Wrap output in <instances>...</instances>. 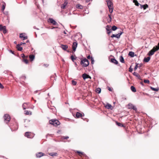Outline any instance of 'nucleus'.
Segmentation results:
<instances>
[{
	"mask_svg": "<svg viewBox=\"0 0 159 159\" xmlns=\"http://www.w3.org/2000/svg\"><path fill=\"white\" fill-rule=\"evenodd\" d=\"M82 77L84 80H85L86 79L89 78H90V79H91V77L90 76H89V75H87L85 73H84L82 75Z\"/></svg>",
	"mask_w": 159,
	"mask_h": 159,
	"instance_id": "4468645a",
	"label": "nucleus"
},
{
	"mask_svg": "<svg viewBox=\"0 0 159 159\" xmlns=\"http://www.w3.org/2000/svg\"><path fill=\"white\" fill-rule=\"evenodd\" d=\"M23 61L26 64H27L28 63V61L27 59H23Z\"/></svg>",
	"mask_w": 159,
	"mask_h": 159,
	"instance_id": "09e8293b",
	"label": "nucleus"
},
{
	"mask_svg": "<svg viewBox=\"0 0 159 159\" xmlns=\"http://www.w3.org/2000/svg\"><path fill=\"white\" fill-rule=\"evenodd\" d=\"M91 64H93L94 62V60L93 58L92 57H91Z\"/></svg>",
	"mask_w": 159,
	"mask_h": 159,
	"instance_id": "3c124183",
	"label": "nucleus"
},
{
	"mask_svg": "<svg viewBox=\"0 0 159 159\" xmlns=\"http://www.w3.org/2000/svg\"><path fill=\"white\" fill-rule=\"evenodd\" d=\"M107 5L109 9V11L111 13L113 11V5L112 2L111 1H107Z\"/></svg>",
	"mask_w": 159,
	"mask_h": 159,
	"instance_id": "f257e3e1",
	"label": "nucleus"
},
{
	"mask_svg": "<svg viewBox=\"0 0 159 159\" xmlns=\"http://www.w3.org/2000/svg\"><path fill=\"white\" fill-rule=\"evenodd\" d=\"M132 109H133L136 112H137V108L134 105H133V107H132Z\"/></svg>",
	"mask_w": 159,
	"mask_h": 159,
	"instance_id": "a18cd8bd",
	"label": "nucleus"
},
{
	"mask_svg": "<svg viewBox=\"0 0 159 159\" xmlns=\"http://www.w3.org/2000/svg\"><path fill=\"white\" fill-rule=\"evenodd\" d=\"M87 57L89 59L90 58H91V57L90 55H89Z\"/></svg>",
	"mask_w": 159,
	"mask_h": 159,
	"instance_id": "0e129e2a",
	"label": "nucleus"
},
{
	"mask_svg": "<svg viewBox=\"0 0 159 159\" xmlns=\"http://www.w3.org/2000/svg\"><path fill=\"white\" fill-rule=\"evenodd\" d=\"M43 65H44L46 67H48V64H44Z\"/></svg>",
	"mask_w": 159,
	"mask_h": 159,
	"instance_id": "680f3d73",
	"label": "nucleus"
},
{
	"mask_svg": "<svg viewBox=\"0 0 159 159\" xmlns=\"http://www.w3.org/2000/svg\"><path fill=\"white\" fill-rule=\"evenodd\" d=\"M133 75L135 76L136 77H137L139 79H141V76H140L137 73L134 72L133 73Z\"/></svg>",
	"mask_w": 159,
	"mask_h": 159,
	"instance_id": "412c9836",
	"label": "nucleus"
},
{
	"mask_svg": "<svg viewBox=\"0 0 159 159\" xmlns=\"http://www.w3.org/2000/svg\"><path fill=\"white\" fill-rule=\"evenodd\" d=\"M106 30L107 31V33L108 34H109L110 33H111V30L110 29V26L108 25H107L106 27Z\"/></svg>",
	"mask_w": 159,
	"mask_h": 159,
	"instance_id": "6ab92c4d",
	"label": "nucleus"
},
{
	"mask_svg": "<svg viewBox=\"0 0 159 159\" xmlns=\"http://www.w3.org/2000/svg\"><path fill=\"white\" fill-rule=\"evenodd\" d=\"M0 31H2L4 34L7 33L6 27L5 26H2V25H0Z\"/></svg>",
	"mask_w": 159,
	"mask_h": 159,
	"instance_id": "423d86ee",
	"label": "nucleus"
},
{
	"mask_svg": "<svg viewBox=\"0 0 159 159\" xmlns=\"http://www.w3.org/2000/svg\"><path fill=\"white\" fill-rule=\"evenodd\" d=\"M10 52H11V53L12 54H14V52H13V51H12V50H10Z\"/></svg>",
	"mask_w": 159,
	"mask_h": 159,
	"instance_id": "338daca9",
	"label": "nucleus"
},
{
	"mask_svg": "<svg viewBox=\"0 0 159 159\" xmlns=\"http://www.w3.org/2000/svg\"><path fill=\"white\" fill-rule=\"evenodd\" d=\"M101 89L100 88H98L96 89V92L98 93H101Z\"/></svg>",
	"mask_w": 159,
	"mask_h": 159,
	"instance_id": "ea45409f",
	"label": "nucleus"
},
{
	"mask_svg": "<svg viewBox=\"0 0 159 159\" xmlns=\"http://www.w3.org/2000/svg\"><path fill=\"white\" fill-rule=\"evenodd\" d=\"M49 123L50 124L55 126L60 125V122L58 120L56 119H52L50 120L49 121Z\"/></svg>",
	"mask_w": 159,
	"mask_h": 159,
	"instance_id": "f03ea898",
	"label": "nucleus"
},
{
	"mask_svg": "<svg viewBox=\"0 0 159 159\" xmlns=\"http://www.w3.org/2000/svg\"><path fill=\"white\" fill-rule=\"evenodd\" d=\"M110 61L115 64L116 65L118 64V61L115 58H111Z\"/></svg>",
	"mask_w": 159,
	"mask_h": 159,
	"instance_id": "f3484780",
	"label": "nucleus"
},
{
	"mask_svg": "<svg viewBox=\"0 0 159 159\" xmlns=\"http://www.w3.org/2000/svg\"><path fill=\"white\" fill-rule=\"evenodd\" d=\"M24 112L25 114L26 115H32V112L30 111L25 110Z\"/></svg>",
	"mask_w": 159,
	"mask_h": 159,
	"instance_id": "b1692460",
	"label": "nucleus"
},
{
	"mask_svg": "<svg viewBox=\"0 0 159 159\" xmlns=\"http://www.w3.org/2000/svg\"><path fill=\"white\" fill-rule=\"evenodd\" d=\"M16 48L17 50L19 51H21L23 50V48L22 47L20 46L19 44H17L16 45Z\"/></svg>",
	"mask_w": 159,
	"mask_h": 159,
	"instance_id": "c85d7f7f",
	"label": "nucleus"
},
{
	"mask_svg": "<svg viewBox=\"0 0 159 159\" xmlns=\"http://www.w3.org/2000/svg\"><path fill=\"white\" fill-rule=\"evenodd\" d=\"M67 4V2H65L63 4H62L61 5V8H62V9H64Z\"/></svg>",
	"mask_w": 159,
	"mask_h": 159,
	"instance_id": "7c9ffc66",
	"label": "nucleus"
},
{
	"mask_svg": "<svg viewBox=\"0 0 159 159\" xmlns=\"http://www.w3.org/2000/svg\"><path fill=\"white\" fill-rule=\"evenodd\" d=\"M144 82L145 83L149 84L150 83L149 80H144Z\"/></svg>",
	"mask_w": 159,
	"mask_h": 159,
	"instance_id": "de8ad7c7",
	"label": "nucleus"
},
{
	"mask_svg": "<svg viewBox=\"0 0 159 159\" xmlns=\"http://www.w3.org/2000/svg\"><path fill=\"white\" fill-rule=\"evenodd\" d=\"M129 55L131 57H133L134 56V53L133 52H129Z\"/></svg>",
	"mask_w": 159,
	"mask_h": 159,
	"instance_id": "72a5a7b5",
	"label": "nucleus"
},
{
	"mask_svg": "<svg viewBox=\"0 0 159 159\" xmlns=\"http://www.w3.org/2000/svg\"><path fill=\"white\" fill-rule=\"evenodd\" d=\"M120 61L122 63H124L125 61L124 60V58L122 56H121L120 57Z\"/></svg>",
	"mask_w": 159,
	"mask_h": 159,
	"instance_id": "473e14b6",
	"label": "nucleus"
},
{
	"mask_svg": "<svg viewBox=\"0 0 159 159\" xmlns=\"http://www.w3.org/2000/svg\"><path fill=\"white\" fill-rule=\"evenodd\" d=\"M10 126V128L12 131L16 130L18 128V125L16 123H15L14 125H11Z\"/></svg>",
	"mask_w": 159,
	"mask_h": 159,
	"instance_id": "6e6552de",
	"label": "nucleus"
},
{
	"mask_svg": "<svg viewBox=\"0 0 159 159\" xmlns=\"http://www.w3.org/2000/svg\"><path fill=\"white\" fill-rule=\"evenodd\" d=\"M36 156L37 157H40V152H38L36 154Z\"/></svg>",
	"mask_w": 159,
	"mask_h": 159,
	"instance_id": "603ef678",
	"label": "nucleus"
},
{
	"mask_svg": "<svg viewBox=\"0 0 159 159\" xmlns=\"http://www.w3.org/2000/svg\"><path fill=\"white\" fill-rule=\"evenodd\" d=\"M34 134L31 132H27L25 134V136L28 138H32L34 136Z\"/></svg>",
	"mask_w": 159,
	"mask_h": 159,
	"instance_id": "20e7f679",
	"label": "nucleus"
},
{
	"mask_svg": "<svg viewBox=\"0 0 159 159\" xmlns=\"http://www.w3.org/2000/svg\"><path fill=\"white\" fill-rule=\"evenodd\" d=\"M6 6V3L4 2H2V11H3Z\"/></svg>",
	"mask_w": 159,
	"mask_h": 159,
	"instance_id": "aec40b11",
	"label": "nucleus"
},
{
	"mask_svg": "<svg viewBox=\"0 0 159 159\" xmlns=\"http://www.w3.org/2000/svg\"><path fill=\"white\" fill-rule=\"evenodd\" d=\"M56 74L52 75L50 77V80L51 82H53L54 81H56Z\"/></svg>",
	"mask_w": 159,
	"mask_h": 159,
	"instance_id": "9b49d317",
	"label": "nucleus"
},
{
	"mask_svg": "<svg viewBox=\"0 0 159 159\" xmlns=\"http://www.w3.org/2000/svg\"><path fill=\"white\" fill-rule=\"evenodd\" d=\"M70 58L73 61H74V60L76 59L75 58L73 55H71L70 57Z\"/></svg>",
	"mask_w": 159,
	"mask_h": 159,
	"instance_id": "8fccbe9b",
	"label": "nucleus"
},
{
	"mask_svg": "<svg viewBox=\"0 0 159 159\" xmlns=\"http://www.w3.org/2000/svg\"><path fill=\"white\" fill-rule=\"evenodd\" d=\"M48 21L50 23L54 25H56L57 24V22L52 18H50L48 20Z\"/></svg>",
	"mask_w": 159,
	"mask_h": 159,
	"instance_id": "f8f14e48",
	"label": "nucleus"
},
{
	"mask_svg": "<svg viewBox=\"0 0 159 159\" xmlns=\"http://www.w3.org/2000/svg\"><path fill=\"white\" fill-rule=\"evenodd\" d=\"M75 152L79 154H81L84 157H86L87 156L86 155V154H85L84 152H81L79 151H76Z\"/></svg>",
	"mask_w": 159,
	"mask_h": 159,
	"instance_id": "bb28decb",
	"label": "nucleus"
},
{
	"mask_svg": "<svg viewBox=\"0 0 159 159\" xmlns=\"http://www.w3.org/2000/svg\"><path fill=\"white\" fill-rule=\"evenodd\" d=\"M69 138V137L67 136H62L61 137V139L62 140H63V139H68Z\"/></svg>",
	"mask_w": 159,
	"mask_h": 159,
	"instance_id": "4c0bfd02",
	"label": "nucleus"
},
{
	"mask_svg": "<svg viewBox=\"0 0 159 159\" xmlns=\"http://www.w3.org/2000/svg\"><path fill=\"white\" fill-rule=\"evenodd\" d=\"M111 107V105L109 103L107 104L106 106V108L108 109H110Z\"/></svg>",
	"mask_w": 159,
	"mask_h": 159,
	"instance_id": "58836bf2",
	"label": "nucleus"
},
{
	"mask_svg": "<svg viewBox=\"0 0 159 159\" xmlns=\"http://www.w3.org/2000/svg\"><path fill=\"white\" fill-rule=\"evenodd\" d=\"M151 89H152V90L156 91H157L159 89L158 88H153L152 87H151L150 88Z\"/></svg>",
	"mask_w": 159,
	"mask_h": 159,
	"instance_id": "79ce46f5",
	"label": "nucleus"
},
{
	"mask_svg": "<svg viewBox=\"0 0 159 159\" xmlns=\"http://www.w3.org/2000/svg\"><path fill=\"white\" fill-rule=\"evenodd\" d=\"M35 4H36V5L37 6V7L38 8H39V5L38 4H37V2H35Z\"/></svg>",
	"mask_w": 159,
	"mask_h": 159,
	"instance_id": "13d9d810",
	"label": "nucleus"
},
{
	"mask_svg": "<svg viewBox=\"0 0 159 159\" xmlns=\"http://www.w3.org/2000/svg\"><path fill=\"white\" fill-rule=\"evenodd\" d=\"M84 116V114L83 113H80L79 112H77L76 114V117L77 118H79Z\"/></svg>",
	"mask_w": 159,
	"mask_h": 159,
	"instance_id": "ddd939ff",
	"label": "nucleus"
},
{
	"mask_svg": "<svg viewBox=\"0 0 159 159\" xmlns=\"http://www.w3.org/2000/svg\"><path fill=\"white\" fill-rule=\"evenodd\" d=\"M122 31H120V32L116 34H113L111 36V38L116 37L117 38H119L120 37V35L123 33Z\"/></svg>",
	"mask_w": 159,
	"mask_h": 159,
	"instance_id": "1a4fd4ad",
	"label": "nucleus"
},
{
	"mask_svg": "<svg viewBox=\"0 0 159 159\" xmlns=\"http://www.w3.org/2000/svg\"><path fill=\"white\" fill-rule=\"evenodd\" d=\"M29 57L30 60L31 61H32L34 59L35 56L33 54H31L29 55Z\"/></svg>",
	"mask_w": 159,
	"mask_h": 159,
	"instance_id": "a211bd4d",
	"label": "nucleus"
},
{
	"mask_svg": "<svg viewBox=\"0 0 159 159\" xmlns=\"http://www.w3.org/2000/svg\"><path fill=\"white\" fill-rule=\"evenodd\" d=\"M153 51H155V52L158 50H159V47L158 46V45L157 46H156L155 47H153V48L152 49Z\"/></svg>",
	"mask_w": 159,
	"mask_h": 159,
	"instance_id": "cd10ccee",
	"label": "nucleus"
},
{
	"mask_svg": "<svg viewBox=\"0 0 159 159\" xmlns=\"http://www.w3.org/2000/svg\"><path fill=\"white\" fill-rule=\"evenodd\" d=\"M117 28L116 26L113 25L112 26L111 29L113 31H115L117 30Z\"/></svg>",
	"mask_w": 159,
	"mask_h": 159,
	"instance_id": "a19ab883",
	"label": "nucleus"
},
{
	"mask_svg": "<svg viewBox=\"0 0 159 159\" xmlns=\"http://www.w3.org/2000/svg\"><path fill=\"white\" fill-rule=\"evenodd\" d=\"M133 105H134L133 104H132V103H129L128 105V108L129 109H132V107H133Z\"/></svg>",
	"mask_w": 159,
	"mask_h": 159,
	"instance_id": "c9c22d12",
	"label": "nucleus"
},
{
	"mask_svg": "<svg viewBox=\"0 0 159 159\" xmlns=\"http://www.w3.org/2000/svg\"><path fill=\"white\" fill-rule=\"evenodd\" d=\"M21 56L22 57L24 58L25 57V55L24 54H22L21 55Z\"/></svg>",
	"mask_w": 159,
	"mask_h": 159,
	"instance_id": "4d7b16f0",
	"label": "nucleus"
},
{
	"mask_svg": "<svg viewBox=\"0 0 159 159\" xmlns=\"http://www.w3.org/2000/svg\"><path fill=\"white\" fill-rule=\"evenodd\" d=\"M139 65V64H138L137 63H136V65H135V66L134 68V70H137V68L138 67H138Z\"/></svg>",
	"mask_w": 159,
	"mask_h": 159,
	"instance_id": "c03bdc74",
	"label": "nucleus"
},
{
	"mask_svg": "<svg viewBox=\"0 0 159 159\" xmlns=\"http://www.w3.org/2000/svg\"><path fill=\"white\" fill-rule=\"evenodd\" d=\"M140 5L141 6V8H143L144 9H146V8L148 7V5H147V4H145V5H142L141 4Z\"/></svg>",
	"mask_w": 159,
	"mask_h": 159,
	"instance_id": "c756f323",
	"label": "nucleus"
},
{
	"mask_svg": "<svg viewBox=\"0 0 159 159\" xmlns=\"http://www.w3.org/2000/svg\"><path fill=\"white\" fill-rule=\"evenodd\" d=\"M61 47L64 51H66V49L68 48V46L67 45H64L61 44Z\"/></svg>",
	"mask_w": 159,
	"mask_h": 159,
	"instance_id": "dca6fc26",
	"label": "nucleus"
},
{
	"mask_svg": "<svg viewBox=\"0 0 159 159\" xmlns=\"http://www.w3.org/2000/svg\"><path fill=\"white\" fill-rule=\"evenodd\" d=\"M20 38L22 39L23 40L27 39V37L26 35L25 34L23 33L20 34Z\"/></svg>",
	"mask_w": 159,
	"mask_h": 159,
	"instance_id": "9d476101",
	"label": "nucleus"
},
{
	"mask_svg": "<svg viewBox=\"0 0 159 159\" xmlns=\"http://www.w3.org/2000/svg\"><path fill=\"white\" fill-rule=\"evenodd\" d=\"M77 42H74L73 43L72 46V48L73 49V53L75 52L76 50V49L77 46Z\"/></svg>",
	"mask_w": 159,
	"mask_h": 159,
	"instance_id": "0eeeda50",
	"label": "nucleus"
},
{
	"mask_svg": "<svg viewBox=\"0 0 159 159\" xmlns=\"http://www.w3.org/2000/svg\"><path fill=\"white\" fill-rule=\"evenodd\" d=\"M133 2L134 3L135 5L137 6H139L140 4L138 2L137 0H133Z\"/></svg>",
	"mask_w": 159,
	"mask_h": 159,
	"instance_id": "2f4dec72",
	"label": "nucleus"
},
{
	"mask_svg": "<svg viewBox=\"0 0 159 159\" xmlns=\"http://www.w3.org/2000/svg\"><path fill=\"white\" fill-rule=\"evenodd\" d=\"M80 64L83 67H86L87 66L89 65V62L88 59L85 58L81 61Z\"/></svg>",
	"mask_w": 159,
	"mask_h": 159,
	"instance_id": "7ed1b4c3",
	"label": "nucleus"
},
{
	"mask_svg": "<svg viewBox=\"0 0 159 159\" xmlns=\"http://www.w3.org/2000/svg\"><path fill=\"white\" fill-rule=\"evenodd\" d=\"M44 155L43 153L40 152V157Z\"/></svg>",
	"mask_w": 159,
	"mask_h": 159,
	"instance_id": "bf43d9fd",
	"label": "nucleus"
},
{
	"mask_svg": "<svg viewBox=\"0 0 159 159\" xmlns=\"http://www.w3.org/2000/svg\"><path fill=\"white\" fill-rule=\"evenodd\" d=\"M130 89L133 92H135L136 91V89L135 87H134L133 86H131Z\"/></svg>",
	"mask_w": 159,
	"mask_h": 159,
	"instance_id": "f704fd0d",
	"label": "nucleus"
},
{
	"mask_svg": "<svg viewBox=\"0 0 159 159\" xmlns=\"http://www.w3.org/2000/svg\"><path fill=\"white\" fill-rule=\"evenodd\" d=\"M133 71V69L131 68V66L130 67V68L129 69V71L131 72Z\"/></svg>",
	"mask_w": 159,
	"mask_h": 159,
	"instance_id": "5fc2aeb1",
	"label": "nucleus"
},
{
	"mask_svg": "<svg viewBox=\"0 0 159 159\" xmlns=\"http://www.w3.org/2000/svg\"><path fill=\"white\" fill-rule=\"evenodd\" d=\"M155 52V51H153L152 50V49L148 52V54L149 56H150L153 55Z\"/></svg>",
	"mask_w": 159,
	"mask_h": 159,
	"instance_id": "5701e85b",
	"label": "nucleus"
},
{
	"mask_svg": "<svg viewBox=\"0 0 159 159\" xmlns=\"http://www.w3.org/2000/svg\"><path fill=\"white\" fill-rule=\"evenodd\" d=\"M29 104V103H24L22 105L23 109L25 110L26 108H29V107L27 106Z\"/></svg>",
	"mask_w": 159,
	"mask_h": 159,
	"instance_id": "2eb2a0df",
	"label": "nucleus"
},
{
	"mask_svg": "<svg viewBox=\"0 0 159 159\" xmlns=\"http://www.w3.org/2000/svg\"><path fill=\"white\" fill-rule=\"evenodd\" d=\"M111 14H109L108 16L109 17V18H110V21H111Z\"/></svg>",
	"mask_w": 159,
	"mask_h": 159,
	"instance_id": "864d4df0",
	"label": "nucleus"
},
{
	"mask_svg": "<svg viewBox=\"0 0 159 159\" xmlns=\"http://www.w3.org/2000/svg\"><path fill=\"white\" fill-rule=\"evenodd\" d=\"M108 89L109 91H112V90L111 89L110 87L108 88Z\"/></svg>",
	"mask_w": 159,
	"mask_h": 159,
	"instance_id": "052dcab7",
	"label": "nucleus"
},
{
	"mask_svg": "<svg viewBox=\"0 0 159 159\" xmlns=\"http://www.w3.org/2000/svg\"><path fill=\"white\" fill-rule=\"evenodd\" d=\"M71 81L72 84H73L74 85H76L77 82L76 81H75L73 80H72Z\"/></svg>",
	"mask_w": 159,
	"mask_h": 159,
	"instance_id": "49530a36",
	"label": "nucleus"
},
{
	"mask_svg": "<svg viewBox=\"0 0 159 159\" xmlns=\"http://www.w3.org/2000/svg\"><path fill=\"white\" fill-rule=\"evenodd\" d=\"M0 88L2 89L4 88V86L2 85L0 83Z\"/></svg>",
	"mask_w": 159,
	"mask_h": 159,
	"instance_id": "6e6d98bb",
	"label": "nucleus"
},
{
	"mask_svg": "<svg viewBox=\"0 0 159 159\" xmlns=\"http://www.w3.org/2000/svg\"><path fill=\"white\" fill-rule=\"evenodd\" d=\"M50 109L52 110V112H53V113H55V112L56 109L54 107H52L51 108H50Z\"/></svg>",
	"mask_w": 159,
	"mask_h": 159,
	"instance_id": "37998d69",
	"label": "nucleus"
},
{
	"mask_svg": "<svg viewBox=\"0 0 159 159\" xmlns=\"http://www.w3.org/2000/svg\"><path fill=\"white\" fill-rule=\"evenodd\" d=\"M150 59V57H145L143 61L146 62H148Z\"/></svg>",
	"mask_w": 159,
	"mask_h": 159,
	"instance_id": "393cba45",
	"label": "nucleus"
},
{
	"mask_svg": "<svg viewBox=\"0 0 159 159\" xmlns=\"http://www.w3.org/2000/svg\"><path fill=\"white\" fill-rule=\"evenodd\" d=\"M49 155L52 157L57 156L58 154L56 152H51L49 153Z\"/></svg>",
	"mask_w": 159,
	"mask_h": 159,
	"instance_id": "4be33fe9",
	"label": "nucleus"
},
{
	"mask_svg": "<svg viewBox=\"0 0 159 159\" xmlns=\"http://www.w3.org/2000/svg\"><path fill=\"white\" fill-rule=\"evenodd\" d=\"M116 125H117L119 126L124 127V125L118 122L117 121H116Z\"/></svg>",
	"mask_w": 159,
	"mask_h": 159,
	"instance_id": "e433bc0d",
	"label": "nucleus"
},
{
	"mask_svg": "<svg viewBox=\"0 0 159 159\" xmlns=\"http://www.w3.org/2000/svg\"><path fill=\"white\" fill-rule=\"evenodd\" d=\"M21 78L25 79L26 78V77L25 76H22V77H21Z\"/></svg>",
	"mask_w": 159,
	"mask_h": 159,
	"instance_id": "e2e57ef3",
	"label": "nucleus"
},
{
	"mask_svg": "<svg viewBox=\"0 0 159 159\" xmlns=\"http://www.w3.org/2000/svg\"><path fill=\"white\" fill-rule=\"evenodd\" d=\"M76 7L78 9H82L83 8V6L80 4H77L76 5Z\"/></svg>",
	"mask_w": 159,
	"mask_h": 159,
	"instance_id": "a878e982",
	"label": "nucleus"
},
{
	"mask_svg": "<svg viewBox=\"0 0 159 159\" xmlns=\"http://www.w3.org/2000/svg\"><path fill=\"white\" fill-rule=\"evenodd\" d=\"M90 0H85L86 2H89L90 1Z\"/></svg>",
	"mask_w": 159,
	"mask_h": 159,
	"instance_id": "774afa93",
	"label": "nucleus"
},
{
	"mask_svg": "<svg viewBox=\"0 0 159 159\" xmlns=\"http://www.w3.org/2000/svg\"><path fill=\"white\" fill-rule=\"evenodd\" d=\"M19 44L20 45V46L22 45L23 44V43L20 42Z\"/></svg>",
	"mask_w": 159,
	"mask_h": 159,
	"instance_id": "69168bd1",
	"label": "nucleus"
},
{
	"mask_svg": "<svg viewBox=\"0 0 159 159\" xmlns=\"http://www.w3.org/2000/svg\"><path fill=\"white\" fill-rule=\"evenodd\" d=\"M4 121L6 123H7L10 120V116L7 114H5L4 116Z\"/></svg>",
	"mask_w": 159,
	"mask_h": 159,
	"instance_id": "39448f33",
	"label": "nucleus"
}]
</instances>
